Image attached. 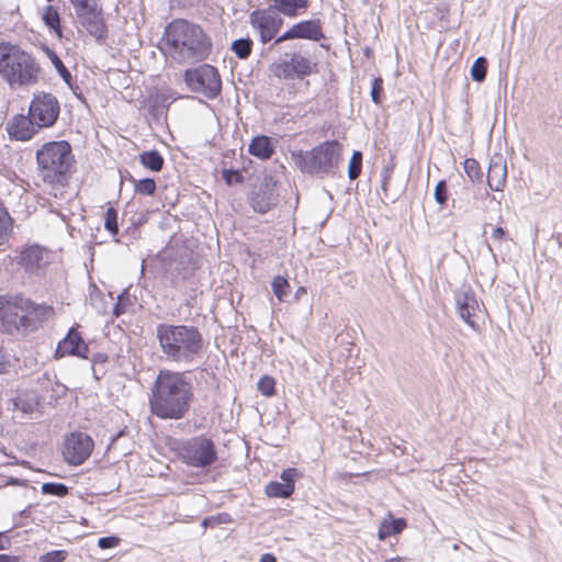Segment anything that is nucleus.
<instances>
[{"mask_svg":"<svg viewBox=\"0 0 562 562\" xmlns=\"http://www.w3.org/2000/svg\"><path fill=\"white\" fill-rule=\"evenodd\" d=\"M325 38L323 22L319 19H311L294 23L289 30L276 38L274 45L291 40L319 42Z\"/></svg>","mask_w":562,"mask_h":562,"instance_id":"obj_15","label":"nucleus"},{"mask_svg":"<svg viewBox=\"0 0 562 562\" xmlns=\"http://www.w3.org/2000/svg\"><path fill=\"white\" fill-rule=\"evenodd\" d=\"M296 468H288L280 474L281 482L271 481L265 487V493L269 497L289 498L295 486V480L300 476Z\"/></svg>","mask_w":562,"mask_h":562,"instance_id":"obj_19","label":"nucleus"},{"mask_svg":"<svg viewBox=\"0 0 562 562\" xmlns=\"http://www.w3.org/2000/svg\"><path fill=\"white\" fill-rule=\"evenodd\" d=\"M119 543H120V538L116 536L101 537L98 540L99 548H101L103 550L115 548L116 546H119Z\"/></svg>","mask_w":562,"mask_h":562,"instance_id":"obj_47","label":"nucleus"},{"mask_svg":"<svg viewBox=\"0 0 562 562\" xmlns=\"http://www.w3.org/2000/svg\"><path fill=\"white\" fill-rule=\"evenodd\" d=\"M41 562V561H40Z\"/></svg>","mask_w":562,"mask_h":562,"instance_id":"obj_63","label":"nucleus"},{"mask_svg":"<svg viewBox=\"0 0 562 562\" xmlns=\"http://www.w3.org/2000/svg\"><path fill=\"white\" fill-rule=\"evenodd\" d=\"M13 305L22 313L24 331H35L54 315V307L45 303H35L21 294L13 295Z\"/></svg>","mask_w":562,"mask_h":562,"instance_id":"obj_11","label":"nucleus"},{"mask_svg":"<svg viewBox=\"0 0 562 562\" xmlns=\"http://www.w3.org/2000/svg\"><path fill=\"white\" fill-rule=\"evenodd\" d=\"M222 178L224 179L225 183L229 187L234 184H240L245 181L244 176L239 170L236 169H223L222 170Z\"/></svg>","mask_w":562,"mask_h":562,"instance_id":"obj_42","label":"nucleus"},{"mask_svg":"<svg viewBox=\"0 0 562 562\" xmlns=\"http://www.w3.org/2000/svg\"><path fill=\"white\" fill-rule=\"evenodd\" d=\"M271 288L278 300L284 301L289 293L290 283L286 278L282 276H276L271 281Z\"/></svg>","mask_w":562,"mask_h":562,"instance_id":"obj_35","label":"nucleus"},{"mask_svg":"<svg viewBox=\"0 0 562 562\" xmlns=\"http://www.w3.org/2000/svg\"><path fill=\"white\" fill-rule=\"evenodd\" d=\"M134 181V190L142 195H154L157 190L156 181L153 178H144Z\"/></svg>","mask_w":562,"mask_h":562,"instance_id":"obj_38","label":"nucleus"},{"mask_svg":"<svg viewBox=\"0 0 562 562\" xmlns=\"http://www.w3.org/2000/svg\"><path fill=\"white\" fill-rule=\"evenodd\" d=\"M406 527V520L404 518H390L383 519L380 524L378 537L380 540H384L391 536L400 533Z\"/></svg>","mask_w":562,"mask_h":562,"instance_id":"obj_28","label":"nucleus"},{"mask_svg":"<svg viewBox=\"0 0 562 562\" xmlns=\"http://www.w3.org/2000/svg\"><path fill=\"white\" fill-rule=\"evenodd\" d=\"M456 306L459 316L475 331H479L480 326L473 319L479 303L474 291L471 286H463L460 291L454 293Z\"/></svg>","mask_w":562,"mask_h":562,"instance_id":"obj_18","label":"nucleus"},{"mask_svg":"<svg viewBox=\"0 0 562 562\" xmlns=\"http://www.w3.org/2000/svg\"><path fill=\"white\" fill-rule=\"evenodd\" d=\"M369 0H363L364 3H368Z\"/></svg>","mask_w":562,"mask_h":562,"instance_id":"obj_62","label":"nucleus"},{"mask_svg":"<svg viewBox=\"0 0 562 562\" xmlns=\"http://www.w3.org/2000/svg\"><path fill=\"white\" fill-rule=\"evenodd\" d=\"M317 63L300 52H284L269 66L270 74L279 80H304L316 72Z\"/></svg>","mask_w":562,"mask_h":562,"instance_id":"obj_8","label":"nucleus"},{"mask_svg":"<svg viewBox=\"0 0 562 562\" xmlns=\"http://www.w3.org/2000/svg\"><path fill=\"white\" fill-rule=\"evenodd\" d=\"M193 398V384L187 372L162 369L148 395L149 411L159 419H182L190 412Z\"/></svg>","mask_w":562,"mask_h":562,"instance_id":"obj_1","label":"nucleus"},{"mask_svg":"<svg viewBox=\"0 0 562 562\" xmlns=\"http://www.w3.org/2000/svg\"><path fill=\"white\" fill-rule=\"evenodd\" d=\"M389 181H390V179H384V178H382L381 189H382V191H383V193H384V195H385L386 198L389 196V195H387V190H389V189H387V186H389Z\"/></svg>","mask_w":562,"mask_h":562,"instance_id":"obj_58","label":"nucleus"},{"mask_svg":"<svg viewBox=\"0 0 562 562\" xmlns=\"http://www.w3.org/2000/svg\"><path fill=\"white\" fill-rule=\"evenodd\" d=\"M278 198L277 182L266 178L252 187L248 202L256 213L266 214L278 204Z\"/></svg>","mask_w":562,"mask_h":562,"instance_id":"obj_14","label":"nucleus"},{"mask_svg":"<svg viewBox=\"0 0 562 562\" xmlns=\"http://www.w3.org/2000/svg\"><path fill=\"white\" fill-rule=\"evenodd\" d=\"M177 454L184 464L198 469L210 468L218 459L214 441L205 435L179 441Z\"/></svg>","mask_w":562,"mask_h":562,"instance_id":"obj_7","label":"nucleus"},{"mask_svg":"<svg viewBox=\"0 0 562 562\" xmlns=\"http://www.w3.org/2000/svg\"><path fill=\"white\" fill-rule=\"evenodd\" d=\"M507 178V167L502 156H495L491 159L486 181L491 190L502 191Z\"/></svg>","mask_w":562,"mask_h":562,"instance_id":"obj_22","label":"nucleus"},{"mask_svg":"<svg viewBox=\"0 0 562 562\" xmlns=\"http://www.w3.org/2000/svg\"><path fill=\"white\" fill-rule=\"evenodd\" d=\"M18 263L22 266L29 274L40 276L49 263V255L44 247L31 245L20 252Z\"/></svg>","mask_w":562,"mask_h":562,"instance_id":"obj_17","label":"nucleus"},{"mask_svg":"<svg viewBox=\"0 0 562 562\" xmlns=\"http://www.w3.org/2000/svg\"><path fill=\"white\" fill-rule=\"evenodd\" d=\"M37 168L44 182L65 186L68 181L74 155L67 140H52L42 145L35 154Z\"/></svg>","mask_w":562,"mask_h":562,"instance_id":"obj_6","label":"nucleus"},{"mask_svg":"<svg viewBox=\"0 0 562 562\" xmlns=\"http://www.w3.org/2000/svg\"><path fill=\"white\" fill-rule=\"evenodd\" d=\"M41 66L36 58L20 46L0 42V76L11 89L35 86Z\"/></svg>","mask_w":562,"mask_h":562,"instance_id":"obj_4","label":"nucleus"},{"mask_svg":"<svg viewBox=\"0 0 562 562\" xmlns=\"http://www.w3.org/2000/svg\"><path fill=\"white\" fill-rule=\"evenodd\" d=\"M139 162L153 172L162 169L165 159L157 149L146 150L139 154Z\"/></svg>","mask_w":562,"mask_h":562,"instance_id":"obj_31","label":"nucleus"},{"mask_svg":"<svg viewBox=\"0 0 562 562\" xmlns=\"http://www.w3.org/2000/svg\"><path fill=\"white\" fill-rule=\"evenodd\" d=\"M10 544V540L8 538H4L2 533H0V550H4Z\"/></svg>","mask_w":562,"mask_h":562,"instance_id":"obj_57","label":"nucleus"},{"mask_svg":"<svg viewBox=\"0 0 562 562\" xmlns=\"http://www.w3.org/2000/svg\"><path fill=\"white\" fill-rule=\"evenodd\" d=\"M0 562H23L20 555L0 553Z\"/></svg>","mask_w":562,"mask_h":562,"instance_id":"obj_54","label":"nucleus"},{"mask_svg":"<svg viewBox=\"0 0 562 562\" xmlns=\"http://www.w3.org/2000/svg\"><path fill=\"white\" fill-rule=\"evenodd\" d=\"M161 40L170 58L180 65L204 61L213 49L212 37L199 24L184 19L169 22Z\"/></svg>","mask_w":562,"mask_h":562,"instance_id":"obj_2","label":"nucleus"},{"mask_svg":"<svg viewBox=\"0 0 562 562\" xmlns=\"http://www.w3.org/2000/svg\"><path fill=\"white\" fill-rule=\"evenodd\" d=\"M44 52L46 54V56L49 58V60L52 61L53 66L55 67L57 74L60 76V78L64 80V82L71 89L74 90V87H72V76H71V72L69 71V69L65 66V64L63 63V60L59 58V56L57 55V53L45 46L44 48Z\"/></svg>","mask_w":562,"mask_h":562,"instance_id":"obj_29","label":"nucleus"},{"mask_svg":"<svg viewBox=\"0 0 562 562\" xmlns=\"http://www.w3.org/2000/svg\"><path fill=\"white\" fill-rule=\"evenodd\" d=\"M463 169L469 179L472 182H482L483 181V172L480 164L474 158H467L463 162Z\"/></svg>","mask_w":562,"mask_h":562,"instance_id":"obj_34","label":"nucleus"},{"mask_svg":"<svg viewBox=\"0 0 562 562\" xmlns=\"http://www.w3.org/2000/svg\"><path fill=\"white\" fill-rule=\"evenodd\" d=\"M254 42L250 37H240L232 42L231 50L238 59H247L252 52Z\"/></svg>","mask_w":562,"mask_h":562,"instance_id":"obj_32","label":"nucleus"},{"mask_svg":"<svg viewBox=\"0 0 562 562\" xmlns=\"http://www.w3.org/2000/svg\"><path fill=\"white\" fill-rule=\"evenodd\" d=\"M487 66H488V61H487L486 57H484V56L477 57L473 61V64L471 66V70H470L472 80L475 82H483L486 78Z\"/></svg>","mask_w":562,"mask_h":562,"instance_id":"obj_33","label":"nucleus"},{"mask_svg":"<svg viewBox=\"0 0 562 562\" xmlns=\"http://www.w3.org/2000/svg\"><path fill=\"white\" fill-rule=\"evenodd\" d=\"M69 553L67 550H53L40 557L41 562H65Z\"/></svg>","mask_w":562,"mask_h":562,"instance_id":"obj_46","label":"nucleus"},{"mask_svg":"<svg viewBox=\"0 0 562 562\" xmlns=\"http://www.w3.org/2000/svg\"><path fill=\"white\" fill-rule=\"evenodd\" d=\"M126 435H127V428L124 427V428L120 429L115 435L111 436L108 449L114 448V446L117 442V440L121 437L126 436Z\"/></svg>","mask_w":562,"mask_h":562,"instance_id":"obj_52","label":"nucleus"},{"mask_svg":"<svg viewBox=\"0 0 562 562\" xmlns=\"http://www.w3.org/2000/svg\"><path fill=\"white\" fill-rule=\"evenodd\" d=\"M70 3L75 9L79 22L103 11L102 8L98 5L97 0H75L70 1Z\"/></svg>","mask_w":562,"mask_h":562,"instance_id":"obj_27","label":"nucleus"},{"mask_svg":"<svg viewBox=\"0 0 562 562\" xmlns=\"http://www.w3.org/2000/svg\"><path fill=\"white\" fill-rule=\"evenodd\" d=\"M383 79L381 77L373 78L371 82V99L375 104H381L383 100Z\"/></svg>","mask_w":562,"mask_h":562,"instance_id":"obj_44","label":"nucleus"},{"mask_svg":"<svg viewBox=\"0 0 562 562\" xmlns=\"http://www.w3.org/2000/svg\"><path fill=\"white\" fill-rule=\"evenodd\" d=\"M109 361V357L108 355L103 353V352H98L95 355H93V357L91 358V362H92V371H93V375L97 380L100 379V376L98 375V372H97V369H95V366L97 364H104Z\"/></svg>","mask_w":562,"mask_h":562,"instance_id":"obj_48","label":"nucleus"},{"mask_svg":"<svg viewBox=\"0 0 562 562\" xmlns=\"http://www.w3.org/2000/svg\"><path fill=\"white\" fill-rule=\"evenodd\" d=\"M104 228L112 236H116L119 234L117 211L113 206L108 207L105 212Z\"/></svg>","mask_w":562,"mask_h":562,"instance_id":"obj_40","label":"nucleus"},{"mask_svg":"<svg viewBox=\"0 0 562 562\" xmlns=\"http://www.w3.org/2000/svg\"><path fill=\"white\" fill-rule=\"evenodd\" d=\"M449 194L448 187L446 180H440L437 182L434 191V199L440 205L445 206L447 204Z\"/></svg>","mask_w":562,"mask_h":562,"instance_id":"obj_43","label":"nucleus"},{"mask_svg":"<svg viewBox=\"0 0 562 562\" xmlns=\"http://www.w3.org/2000/svg\"><path fill=\"white\" fill-rule=\"evenodd\" d=\"M385 562H401V561H400V559H390V560H387Z\"/></svg>","mask_w":562,"mask_h":562,"instance_id":"obj_60","label":"nucleus"},{"mask_svg":"<svg viewBox=\"0 0 562 562\" xmlns=\"http://www.w3.org/2000/svg\"><path fill=\"white\" fill-rule=\"evenodd\" d=\"M124 295H125V293L120 294L117 297V302L113 305L112 313L115 317L121 316L126 311L125 303H123Z\"/></svg>","mask_w":562,"mask_h":562,"instance_id":"obj_49","label":"nucleus"},{"mask_svg":"<svg viewBox=\"0 0 562 562\" xmlns=\"http://www.w3.org/2000/svg\"><path fill=\"white\" fill-rule=\"evenodd\" d=\"M301 292H305V289L304 288H299L297 292H296V295L301 294Z\"/></svg>","mask_w":562,"mask_h":562,"instance_id":"obj_59","label":"nucleus"},{"mask_svg":"<svg viewBox=\"0 0 562 562\" xmlns=\"http://www.w3.org/2000/svg\"><path fill=\"white\" fill-rule=\"evenodd\" d=\"M8 366H9L8 357L3 350V347L0 345V373L7 372Z\"/></svg>","mask_w":562,"mask_h":562,"instance_id":"obj_53","label":"nucleus"},{"mask_svg":"<svg viewBox=\"0 0 562 562\" xmlns=\"http://www.w3.org/2000/svg\"><path fill=\"white\" fill-rule=\"evenodd\" d=\"M205 375H210V376H212V378H215V373H214L213 371H211V370H210V369H207V368H201V369H199V371H198V376H196V379H201V380H202V379H204V378H205Z\"/></svg>","mask_w":562,"mask_h":562,"instance_id":"obj_55","label":"nucleus"},{"mask_svg":"<svg viewBox=\"0 0 562 562\" xmlns=\"http://www.w3.org/2000/svg\"><path fill=\"white\" fill-rule=\"evenodd\" d=\"M363 155L359 150H355L348 165V178L356 180L361 175Z\"/></svg>","mask_w":562,"mask_h":562,"instance_id":"obj_36","label":"nucleus"},{"mask_svg":"<svg viewBox=\"0 0 562 562\" xmlns=\"http://www.w3.org/2000/svg\"><path fill=\"white\" fill-rule=\"evenodd\" d=\"M93 448L94 442L88 434L74 431L65 438L64 460L69 465H80L91 456Z\"/></svg>","mask_w":562,"mask_h":562,"instance_id":"obj_13","label":"nucleus"},{"mask_svg":"<svg viewBox=\"0 0 562 562\" xmlns=\"http://www.w3.org/2000/svg\"><path fill=\"white\" fill-rule=\"evenodd\" d=\"M258 391L265 396H273L276 394V380L270 375H262L257 384Z\"/></svg>","mask_w":562,"mask_h":562,"instance_id":"obj_41","label":"nucleus"},{"mask_svg":"<svg viewBox=\"0 0 562 562\" xmlns=\"http://www.w3.org/2000/svg\"><path fill=\"white\" fill-rule=\"evenodd\" d=\"M144 270H145V261L143 260V262H142V273H144Z\"/></svg>","mask_w":562,"mask_h":562,"instance_id":"obj_61","label":"nucleus"},{"mask_svg":"<svg viewBox=\"0 0 562 562\" xmlns=\"http://www.w3.org/2000/svg\"><path fill=\"white\" fill-rule=\"evenodd\" d=\"M393 170H394V164H393V157H392L390 159V161L386 165L383 166V169H382V172H381L382 178L391 179Z\"/></svg>","mask_w":562,"mask_h":562,"instance_id":"obj_50","label":"nucleus"},{"mask_svg":"<svg viewBox=\"0 0 562 562\" xmlns=\"http://www.w3.org/2000/svg\"><path fill=\"white\" fill-rule=\"evenodd\" d=\"M13 409L20 411L25 415H32L38 411L41 397L34 390L20 391L10 400Z\"/></svg>","mask_w":562,"mask_h":562,"instance_id":"obj_23","label":"nucleus"},{"mask_svg":"<svg viewBox=\"0 0 562 562\" xmlns=\"http://www.w3.org/2000/svg\"><path fill=\"white\" fill-rule=\"evenodd\" d=\"M248 153L261 160L270 159L274 154V146L271 137L266 135L255 136L248 145Z\"/></svg>","mask_w":562,"mask_h":562,"instance_id":"obj_25","label":"nucleus"},{"mask_svg":"<svg viewBox=\"0 0 562 562\" xmlns=\"http://www.w3.org/2000/svg\"><path fill=\"white\" fill-rule=\"evenodd\" d=\"M29 114L36 122L37 128L52 127L60 114L59 101L53 93L36 92L30 103Z\"/></svg>","mask_w":562,"mask_h":562,"instance_id":"obj_10","label":"nucleus"},{"mask_svg":"<svg viewBox=\"0 0 562 562\" xmlns=\"http://www.w3.org/2000/svg\"><path fill=\"white\" fill-rule=\"evenodd\" d=\"M40 130L29 113L27 115L18 114L7 123V132L15 140H30Z\"/></svg>","mask_w":562,"mask_h":562,"instance_id":"obj_20","label":"nucleus"},{"mask_svg":"<svg viewBox=\"0 0 562 562\" xmlns=\"http://www.w3.org/2000/svg\"><path fill=\"white\" fill-rule=\"evenodd\" d=\"M12 232V218L9 213L0 207V246L4 245Z\"/></svg>","mask_w":562,"mask_h":562,"instance_id":"obj_37","label":"nucleus"},{"mask_svg":"<svg viewBox=\"0 0 562 562\" xmlns=\"http://www.w3.org/2000/svg\"><path fill=\"white\" fill-rule=\"evenodd\" d=\"M231 521H232V518H231L229 514H227V513H220V514L214 515V516L205 517L202 520V526L207 528V527H214V526L222 525V524H228Z\"/></svg>","mask_w":562,"mask_h":562,"instance_id":"obj_45","label":"nucleus"},{"mask_svg":"<svg viewBox=\"0 0 562 562\" xmlns=\"http://www.w3.org/2000/svg\"><path fill=\"white\" fill-rule=\"evenodd\" d=\"M66 356L89 359V346L78 331V326L69 328L67 335L57 344L54 357L60 359Z\"/></svg>","mask_w":562,"mask_h":562,"instance_id":"obj_16","label":"nucleus"},{"mask_svg":"<svg viewBox=\"0 0 562 562\" xmlns=\"http://www.w3.org/2000/svg\"><path fill=\"white\" fill-rule=\"evenodd\" d=\"M259 562H277V558L272 553H263Z\"/></svg>","mask_w":562,"mask_h":562,"instance_id":"obj_56","label":"nucleus"},{"mask_svg":"<svg viewBox=\"0 0 562 562\" xmlns=\"http://www.w3.org/2000/svg\"><path fill=\"white\" fill-rule=\"evenodd\" d=\"M80 24L89 35L94 37L99 43H104L109 37V26L105 22L103 11L80 21Z\"/></svg>","mask_w":562,"mask_h":562,"instance_id":"obj_24","label":"nucleus"},{"mask_svg":"<svg viewBox=\"0 0 562 562\" xmlns=\"http://www.w3.org/2000/svg\"><path fill=\"white\" fill-rule=\"evenodd\" d=\"M0 327L10 335L24 331L22 313L13 305V295H9L5 304L0 307Z\"/></svg>","mask_w":562,"mask_h":562,"instance_id":"obj_21","label":"nucleus"},{"mask_svg":"<svg viewBox=\"0 0 562 562\" xmlns=\"http://www.w3.org/2000/svg\"><path fill=\"white\" fill-rule=\"evenodd\" d=\"M291 158L304 175L335 176L342 159V144L337 139L325 140L311 150L292 151Z\"/></svg>","mask_w":562,"mask_h":562,"instance_id":"obj_5","label":"nucleus"},{"mask_svg":"<svg viewBox=\"0 0 562 562\" xmlns=\"http://www.w3.org/2000/svg\"><path fill=\"white\" fill-rule=\"evenodd\" d=\"M272 2L271 7L276 11L289 18L304 13L310 5V0H272Z\"/></svg>","mask_w":562,"mask_h":562,"instance_id":"obj_26","label":"nucleus"},{"mask_svg":"<svg viewBox=\"0 0 562 562\" xmlns=\"http://www.w3.org/2000/svg\"><path fill=\"white\" fill-rule=\"evenodd\" d=\"M183 80L187 87L204 98L214 100L222 92V78L216 67L202 64L184 70Z\"/></svg>","mask_w":562,"mask_h":562,"instance_id":"obj_9","label":"nucleus"},{"mask_svg":"<svg viewBox=\"0 0 562 562\" xmlns=\"http://www.w3.org/2000/svg\"><path fill=\"white\" fill-rule=\"evenodd\" d=\"M273 7L254 10L249 15L250 25L258 30L262 44L276 40L283 25V19L273 11Z\"/></svg>","mask_w":562,"mask_h":562,"instance_id":"obj_12","label":"nucleus"},{"mask_svg":"<svg viewBox=\"0 0 562 562\" xmlns=\"http://www.w3.org/2000/svg\"><path fill=\"white\" fill-rule=\"evenodd\" d=\"M507 236V231L501 226L493 228L492 238L494 240H503Z\"/></svg>","mask_w":562,"mask_h":562,"instance_id":"obj_51","label":"nucleus"},{"mask_svg":"<svg viewBox=\"0 0 562 562\" xmlns=\"http://www.w3.org/2000/svg\"><path fill=\"white\" fill-rule=\"evenodd\" d=\"M42 19L44 24L52 30L58 37L63 36L61 19L58 10L54 5H46Z\"/></svg>","mask_w":562,"mask_h":562,"instance_id":"obj_30","label":"nucleus"},{"mask_svg":"<svg viewBox=\"0 0 562 562\" xmlns=\"http://www.w3.org/2000/svg\"><path fill=\"white\" fill-rule=\"evenodd\" d=\"M41 491L45 495L64 497L68 494L69 488L64 483L47 482L42 484Z\"/></svg>","mask_w":562,"mask_h":562,"instance_id":"obj_39","label":"nucleus"},{"mask_svg":"<svg viewBox=\"0 0 562 562\" xmlns=\"http://www.w3.org/2000/svg\"><path fill=\"white\" fill-rule=\"evenodd\" d=\"M156 338L161 358L180 366L196 363L205 350L204 337L194 325L160 323L156 327Z\"/></svg>","mask_w":562,"mask_h":562,"instance_id":"obj_3","label":"nucleus"}]
</instances>
